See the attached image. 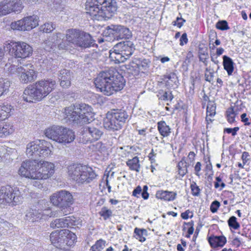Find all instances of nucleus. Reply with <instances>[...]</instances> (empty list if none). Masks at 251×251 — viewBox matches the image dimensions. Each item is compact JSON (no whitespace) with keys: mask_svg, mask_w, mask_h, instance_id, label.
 Wrapping results in <instances>:
<instances>
[{"mask_svg":"<svg viewBox=\"0 0 251 251\" xmlns=\"http://www.w3.org/2000/svg\"><path fill=\"white\" fill-rule=\"evenodd\" d=\"M150 63L148 59H135L128 65V69L131 73L136 75L139 72H143L146 70L149 67Z\"/></svg>","mask_w":251,"mask_h":251,"instance_id":"nucleus-18","label":"nucleus"},{"mask_svg":"<svg viewBox=\"0 0 251 251\" xmlns=\"http://www.w3.org/2000/svg\"><path fill=\"white\" fill-rule=\"evenodd\" d=\"M105 247V241L100 239L96 242L91 248L92 251H101Z\"/></svg>","mask_w":251,"mask_h":251,"instance_id":"nucleus-43","label":"nucleus"},{"mask_svg":"<svg viewBox=\"0 0 251 251\" xmlns=\"http://www.w3.org/2000/svg\"><path fill=\"white\" fill-rule=\"evenodd\" d=\"M220 206V202L217 201H213L210 205V210L212 213H215Z\"/></svg>","mask_w":251,"mask_h":251,"instance_id":"nucleus-54","label":"nucleus"},{"mask_svg":"<svg viewBox=\"0 0 251 251\" xmlns=\"http://www.w3.org/2000/svg\"><path fill=\"white\" fill-rule=\"evenodd\" d=\"M76 218L74 217H67L64 218L56 219L50 224V227L54 228H63L75 225Z\"/></svg>","mask_w":251,"mask_h":251,"instance_id":"nucleus-20","label":"nucleus"},{"mask_svg":"<svg viewBox=\"0 0 251 251\" xmlns=\"http://www.w3.org/2000/svg\"><path fill=\"white\" fill-rule=\"evenodd\" d=\"M17 73L19 75L20 80L23 83L32 82L36 77L34 67L31 64L18 67L17 68Z\"/></svg>","mask_w":251,"mask_h":251,"instance_id":"nucleus-15","label":"nucleus"},{"mask_svg":"<svg viewBox=\"0 0 251 251\" xmlns=\"http://www.w3.org/2000/svg\"><path fill=\"white\" fill-rule=\"evenodd\" d=\"M208 242L213 248L218 247H223L226 243V240L224 236H214L210 237L208 238Z\"/></svg>","mask_w":251,"mask_h":251,"instance_id":"nucleus-26","label":"nucleus"},{"mask_svg":"<svg viewBox=\"0 0 251 251\" xmlns=\"http://www.w3.org/2000/svg\"><path fill=\"white\" fill-rule=\"evenodd\" d=\"M55 26L51 23H46L41 26V30L43 32L50 33L55 29Z\"/></svg>","mask_w":251,"mask_h":251,"instance_id":"nucleus-49","label":"nucleus"},{"mask_svg":"<svg viewBox=\"0 0 251 251\" xmlns=\"http://www.w3.org/2000/svg\"><path fill=\"white\" fill-rule=\"evenodd\" d=\"M9 186L6 185L0 187V204H6L7 197L10 194Z\"/></svg>","mask_w":251,"mask_h":251,"instance_id":"nucleus-32","label":"nucleus"},{"mask_svg":"<svg viewBox=\"0 0 251 251\" xmlns=\"http://www.w3.org/2000/svg\"><path fill=\"white\" fill-rule=\"evenodd\" d=\"M239 128L238 127H235L233 128H226L224 129V131L229 134L231 133L232 135L234 136L237 134V131H238Z\"/></svg>","mask_w":251,"mask_h":251,"instance_id":"nucleus-55","label":"nucleus"},{"mask_svg":"<svg viewBox=\"0 0 251 251\" xmlns=\"http://www.w3.org/2000/svg\"><path fill=\"white\" fill-rule=\"evenodd\" d=\"M38 25V18L33 15L24 18L23 19L11 24V28L14 30L20 31L30 30Z\"/></svg>","mask_w":251,"mask_h":251,"instance_id":"nucleus-12","label":"nucleus"},{"mask_svg":"<svg viewBox=\"0 0 251 251\" xmlns=\"http://www.w3.org/2000/svg\"><path fill=\"white\" fill-rule=\"evenodd\" d=\"M10 84V81L8 79L0 78V97L8 92Z\"/></svg>","mask_w":251,"mask_h":251,"instance_id":"nucleus-35","label":"nucleus"},{"mask_svg":"<svg viewBox=\"0 0 251 251\" xmlns=\"http://www.w3.org/2000/svg\"><path fill=\"white\" fill-rule=\"evenodd\" d=\"M115 46L119 48V50L124 51H125L129 57L133 54L135 50V47L133 43L132 42L129 40L120 42Z\"/></svg>","mask_w":251,"mask_h":251,"instance_id":"nucleus-24","label":"nucleus"},{"mask_svg":"<svg viewBox=\"0 0 251 251\" xmlns=\"http://www.w3.org/2000/svg\"><path fill=\"white\" fill-rule=\"evenodd\" d=\"M12 12H20L23 8L22 2L20 0H13V1Z\"/></svg>","mask_w":251,"mask_h":251,"instance_id":"nucleus-46","label":"nucleus"},{"mask_svg":"<svg viewBox=\"0 0 251 251\" xmlns=\"http://www.w3.org/2000/svg\"><path fill=\"white\" fill-rule=\"evenodd\" d=\"M97 88L104 95L110 96L121 90L125 84L123 76L113 68L100 72L95 79Z\"/></svg>","mask_w":251,"mask_h":251,"instance_id":"nucleus-1","label":"nucleus"},{"mask_svg":"<svg viewBox=\"0 0 251 251\" xmlns=\"http://www.w3.org/2000/svg\"><path fill=\"white\" fill-rule=\"evenodd\" d=\"M168 80L166 81L165 86L167 87V88L173 87L174 84L176 85V82L177 81V77L175 74H171L168 76ZM160 86L164 85V83H160Z\"/></svg>","mask_w":251,"mask_h":251,"instance_id":"nucleus-38","label":"nucleus"},{"mask_svg":"<svg viewBox=\"0 0 251 251\" xmlns=\"http://www.w3.org/2000/svg\"><path fill=\"white\" fill-rule=\"evenodd\" d=\"M50 148V144L44 140L33 141L27 145L26 153L28 157L36 160L38 157L48 156L51 152Z\"/></svg>","mask_w":251,"mask_h":251,"instance_id":"nucleus-9","label":"nucleus"},{"mask_svg":"<svg viewBox=\"0 0 251 251\" xmlns=\"http://www.w3.org/2000/svg\"><path fill=\"white\" fill-rule=\"evenodd\" d=\"M191 189L192 194L193 196H199L200 192V189L197 185L196 183L194 182L191 184Z\"/></svg>","mask_w":251,"mask_h":251,"instance_id":"nucleus-53","label":"nucleus"},{"mask_svg":"<svg viewBox=\"0 0 251 251\" xmlns=\"http://www.w3.org/2000/svg\"><path fill=\"white\" fill-rule=\"evenodd\" d=\"M18 67H16L15 65H10V64H7L5 65V69H7L10 73H14L15 72L17 73V68Z\"/></svg>","mask_w":251,"mask_h":251,"instance_id":"nucleus-58","label":"nucleus"},{"mask_svg":"<svg viewBox=\"0 0 251 251\" xmlns=\"http://www.w3.org/2000/svg\"><path fill=\"white\" fill-rule=\"evenodd\" d=\"M117 6L115 0H87L86 9L93 20H106L116 13Z\"/></svg>","mask_w":251,"mask_h":251,"instance_id":"nucleus-2","label":"nucleus"},{"mask_svg":"<svg viewBox=\"0 0 251 251\" xmlns=\"http://www.w3.org/2000/svg\"><path fill=\"white\" fill-rule=\"evenodd\" d=\"M124 125L119 122L111 111L106 113V117L103 120L104 128L109 131L118 130L122 128Z\"/></svg>","mask_w":251,"mask_h":251,"instance_id":"nucleus-17","label":"nucleus"},{"mask_svg":"<svg viewBox=\"0 0 251 251\" xmlns=\"http://www.w3.org/2000/svg\"><path fill=\"white\" fill-rule=\"evenodd\" d=\"M176 196V193L174 192L159 190L156 193V197L158 199L167 201H174Z\"/></svg>","mask_w":251,"mask_h":251,"instance_id":"nucleus-25","label":"nucleus"},{"mask_svg":"<svg viewBox=\"0 0 251 251\" xmlns=\"http://www.w3.org/2000/svg\"><path fill=\"white\" fill-rule=\"evenodd\" d=\"M174 98L173 95L171 92H165L161 96V99L164 100H172Z\"/></svg>","mask_w":251,"mask_h":251,"instance_id":"nucleus-56","label":"nucleus"},{"mask_svg":"<svg viewBox=\"0 0 251 251\" xmlns=\"http://www.w3.org/2000/svg\"><path fill=\"white\" fill-rule=\"evenodd\" d=\"M50 201L60 209L63 215H67L72 211L71 205L74 202V199L70 192L62 190L54 193L50 197Z\"/></svg>","mask_w":251,"mask_h":251,"instance_id":"nucleus-8","label":"nucleus"},{"mask_svg":"<svg viewBox=\"0 0 251 251\" xmlns=\"http://www.w3.org/2000/svg\"><path fill=\"white\" fill-rule=\"evenodd\" d=\"M223 59L224 69L226 71L228 75H231L234 70V63L232 60L226 55H224Z\"/></svg>","mask_w":251,"mask_h":251,"instance_id":"nucleus-28","label":"nucleus"},{"mask_svg":"<svg viewBox=\"0 0 251 251\" xmlns=\"http://www.w3.org/2000/svg\"><path fill=\"white\" fill-rule=\"evenodd\" d=\"M65 36L67 42L81 49L96 45L95 40L89 33L79 29H69L66 31Z\"/></svg>","mask_w":251,"mask_h":251,"instance_id":"nucleus-6","label":"nucleus"},{"mask_svg":"<svg viewBox=\"0 0 251 251\" xmlns=\"http://www.w3.org/2000/svg\"><path fill=\"white\" fill-rule=\"evenodd\" d=\"M64 246L65 245L71 246L76 239V236L73 232H70L69 230L64 229Z\"/></svg>","mask_w":251,"mask_h":251,"instance_id":"nucleus-31","label":"nucleus"},{"mask_svg":"<svg viewBox=\"0 0 251 251\" xmlns=\"http://www.w3.org/2000/svg\"><path fill=\"white\" fill-rule=\"evenodd\" d=\"M109 57L117 63H123L128 59L130 57L124 51L119 50L115 45L112 50L109 52Z\"/></svg>","mask_w":251,"mask_h":251,"instance_id":"nucleus-21","label":"nucleus"},{"mask_svg":"<svg viewBox=\"0 0 251 251\" xmlns=\"http://www.w3.org/2000/svg\"><path fill=\"white\" fill-rule=\"evenodd\" d=\"M227 121L230 123H232L235 121V117L236 113L232 107H230L226 111Z\"/></svg>","mask_w":251,"mask_h":251,"instance_id":"nucleus-48","label":"nucleus"},{"mask_svg":"<svg viewBox=\"0 0 251 251\" xmlns=\"http://www.w3.org/2000/svg\"><path fill=\"white\" fill-rule=\"evenodd\" d=\"M56 81L51 78L37 81L25 89L23 98L28 102H35L42 100L54 89Z\"/></svg>","mask_w":251,"mask_h":251,"instance_id":"nucleus-3","label":"nucleus"},{"mask_svg":"<svg viewBox=\"0 0 251 251\" xmlns=\"http://www.w3.org/2000/svg\"><path fill=\"white\" fill-rule=\"evenodd\" d=\"M206 73H205V80L209 82H211L213 81L214 74L213 72H210V70L206 68L205 70Z\"/></svg>","mask_w":251,"mask_h":251,"instance_id":"nucleus-52","label":"nucleus"},{"mask_svg":"<svg viewBox=\"0 0 251 251\" xmlns=\"http://www.w3.org/2000/svg\"><path fill=\"white\" fill-rule=\"evenodd\" d=\"M12 132V129L9 125H5L3 126L0 125V137L7 136Z\"/></svg>","mask_w":251,"mask_h":251,"instance_id":"nucleus-42","label":"nucleus"},{"mask_svg":"<svg viewBox=\"0 0 251 251\" xmlns=\"http://www.w3.org/2000/svg\"><path fill=\"white\" fill-rule=\"evenodd\" d=\"M11 109V105H0V121H3L9 117Z\"/></svg>","mask_w":251,"mask_h":251,"instance_id":"nucleus-36","label":"nucleus"},{"mask_svg":"<svg viewBox=\"0 0 251 251\" xmlns=\"http://www.w3.org/2000/svg\"><path fill=\"white\" fill-rule=\"evenodd\" d=\"M72 77L73 73L70 70L67 69L61 70L58 74L60 86L64 88H68L71 86Z\"/></svg>","mask_w":251,"mask_h":251,"instance_id":"nucleus-23","label":"nucleus"},{"mask_svg":"<svg viewBox=\"0 0 251 251\" xmlns=\"http://www.w3.org/2000/svg\"><path fill=\"white\" fill-rule=\"evenodd\" d=\"M39 212L41 213V219H45L47 217H54L55 216V214H54V212L50 211V210L49 208L45 209L44 210H40Z\"/></svg>","mask_w":251,"mask_h":251,"instance_id":"nucleus-50","label":"nucleus"},{"mask_svg":"<svg viewBox=\"0 0 251 251\" xmlns=\"http://www.w3.org/2000/svg\"><path fill=\"white\" fill-rule=\"evenodd\" d=\"M249 156V154L248 152L244 151L243 152L242 155V159L243 160V163L244 165H245L247 161L249 160L248 157Z\"/></svg>","mask_w":251,"mask_h":251,"instance_id":"nucleus-62","label":"nucleus"},{"mask_svg":"<svg viewBox=\"0 0 251 251\" xmlns=\"http://www.w3.org/2000/svg\"><path fill=\"white\" fill-rule=\"evenodd\" d=\"M68 169L69 177L77 183H90L97 176L96 173L91 167L80 164L70 165Z\"/></svg>","mask_w":251,"mask_h":251,"instance_id":"nucleus-5","label":"nucleus"},{"mask_svg":"<svg viewBox=\"0 0 251 251\" xmlns=\"http://www.w3.org/2000/svg\"><path fill=\"white\" fill-rule=\"evenodd\" d=\"M141 192L142 188L140 186H138L133 190L132 192V195L138 198L139 196L138 195H139Z\"/></svg>","mask_w":251,"mask_h":251,"instance_id":"nucleus-63","label":"nucleus"},{"mask_svg":"<svg viewBox=\"0 0 251 251\" xmlns=\"http://www.w3.org/2000/svg\"><path fill=\"white\" fill-rule=\"evenodd\" d=\"M216 28L222 30L228 29L229 27L226 21H221L218 22L216 25Z\"/></svg>","mask_w":251,"mask_h":251,"instance_id":"nucleus-51","label":"nucleus"},{"mask_svg":"<svg viewBox=\"0 0 251 251\" xmlns=\"http://www.w3.org/2000/svg\"><path fill=\"white\" fill-rule=\"evenodd\" d=\"M207 116L206 119L208 120V117H213L216 113V106L214 102L209 101L206 109Z\"/></svg>","mask_w":251,"mask_h":251,"instance_id":"nucleus-39","label":"nucleus"},{"mask_svg":"<svg viewBox=\"0 0 251 251\" xmlns=\"http://www.w3.org/2000/svg\"><path fill=\"white\" fill-rule=\"evenodd\" d=\"M37 171V160H26L23 162L19 169V174L26 178L36 179V172Z\"/></svg>","mask_w":251,"mask_h":251,"instance_id":"nucleus-14","label":"nucleus"},{"mask_svg":"<svg viewBox=\"0 0 251 251\" xmlns=\"http://www.w3.org/2000/svg\"><path fill=\"white\" fill-rule=\"evenodd\" d=\"M64 37V35L62 33L60 32L56 33L51 37H50L48 40L46 41L45 44L50 46V48H52L53 46H55L56 45L59 44L60 41L63 40Z\"/></svg>","mask_w":251,"mask_h":251,"instance_id":"nucleus-27","label":"nucleus"},{"mask_svg":"<svg viewBox=\"0 0 251 251\" xmlns=\"http://www.w3.org/2000/svg\"><path fill=\"white\" fill-rule=\"evenodd\" d=\"M187 164L186 162L182 160L178 162L177 167L178 169V174L182 176H183L187 173Z\"/></svg>","mask_w":251,"mask_h":251,"instance_id":"nucleus-40","label":"nucleus"},{"mask_svg":"<svg viewBox=\"0 0 251 251\" xmlns=\"http://www.w3.org/2000/svg\"><path fill=\"white\" fill-rule=\"evenodd\" d=\"M10 53L16 58H25L31 55L32 48L24 42H10L6 44Z\"/></svg>","mask_w":251,"mask_h":251,"instance_id":"nucleus-10","label":"nucleus"},{"mask_svg":"<svg viewBox=\"0 0 251 251\" xmlns=\"http://www.w3.org/2000/svg\"><path fill=\"white\" fill-rule=\"evenodd\" d=\"M185 22V20L183 19L177 17L176 18V21L175 22V23L174 25H176L179 27H181L182 26L183 23Z\"/></svg>","mask_w":251,"mask_h":251,"instance_id":"nucleus-61","label":"nucleus"},{"mask_svg":"<svg viewBox=\"0 0 251 251\" xmlns=\"http://www.w3.org/2000/svg\"><path fill=\"white\" fill-rule=\"evenodd\" d=\"M186 224L190 226V227L188 229V235L186 236V237H189L190 235L192 234L194 232V227H193L194 223H193V222L192 221V222H189L188 223H186Z\"/></svg>","mask_w":251,"mask_h":251,"instance_id":"nucleus-59","label":"nucleus"},{"mask_svg":"<svg viewBox=\"0 0 251 251\" xmlns=\"http://www.w3.org/2000/svg\"><path fill=\"white\" fill-rule=\"evenodd\" d=\"M126 164L131 170L135 171L137 172L140 171V165L139 164V160L138 157L135 156L131 159H128L126 161Z\"/></svg>","mask_w":251,"mask_h":251,"instance_id":"nucleus-33","label":"nucleus"},{"mask_svg":"<svg viewBox=\"0 0 251 251\" xmlns=\"http://www.w3.org/2000/svg\"><path fill=\"white\" fill-rule=\"evenodd\" d=\"M227 223L230 228L234 229H237L240 227V224L237 222L236 218L233 216L229 218Z\"/></svg>","mask_w":251,"mask_h":251,"instance_id":"nucleus-47","label":"nucleus"},{"mask_svg":"<svg viewBox=\"0 0 251 251\" xmlns=\"http://www.w3.org/2000/svg\"><path fill=\"white\" fill-rule=\"evenodd\" d=\"M99 213L104 220H106L112 216V212L111 210L107 209L106 207H103Z\"/></svg>","mask_w":251,"mask_h":251,"instance_id":"nucleus-44","label":"nucleus"},{"mask_svg":"<svg viewBox=\"0 0 251 251\" xmlns=\"http://www.w3.org/2000/svg\"><path fill=\"white\" fill-rule=\"evenodd\" d=\"M64 229L60 231L56 230L52 232L50 235V240L52 244L56 247L55 248H64Z\"/></svg>","mask_w":251,"mask_h":251,"instance_id":"nucleus-22","label":"nucleus"},{"mask_svg":"<svg viewBox=\"0 0 251 251\" xmlns=\"http://www.w3.org/2000/svg\"><path fill=\"white\" fill-rule=\"evenodd\" d=\"M41 213L36 210L30 209L26 213V219L32 222L41 219Z\"/></svg>","mask_w":251,"mask_h":251,"instance_id":"nucleus-34","label":"nucleus"},{"mask_svg":"<svg viewBox=\"0 0 251 251\" xmlns=\"http://www.w3.org/2000/svg\"><path fill=\"white\" fill-rule=\"evenodd\" d=\"M157 128L160 134L163 137L168 136L171 133V128L164 121L158 122Z\"/></svg>","mask_w":251,"mask_h":251,"instance_id":"nucleus-29","label":"nucleus"},{"mask_svg":"<svg viewBox=\"0 0 251 251\" xmlns=\"http://www.w3.org/2000/svg\"><path fill=\"white\" fill-rule=\"evenodd\" d=\"M9 190L10 194L7 196L6 204L12 206L20 204L23 197L19 189L16 187L9 186Z\"/></svg>","mask_w":251,"mask_h":251,"instance_id":"nucleus-19","label":"nucleus"},{"mask_svg":"<svg viewBox=\"0 0 251 251\" xmlns=\"http://www.w3.org/2000/svg\"><path fill=\"white\" fill-rule=\"evenodd\" d=\"M44 133L48 138L64 145L72 142L75 139V132L72 130L60 126L49 127Z\"/></svg>","mask_w":251,"mask_h":251,"instance_id":"nucleus-7","label":"nucleus"},{"mask_svg":"<svg viewBox=\"0 0 251 251\" xmlns=\"http://www.w3.org/2000/svg\"><path fill=\"white\" fill-rule=\"evenodd\" d=\"M134 233L137 239H138L140 242H144L146 240V236L147 235V231L145 229H140L136 227L134 229Z\"/></svg>","mask_w":251,"mask_h":251,"instance_id":"nucleus-37","label":"nucleus"},{"mask_svg":"<svg viewBox=\"0 0 251 251\" xmlns=\"http://www.w3.org/2000/svg\"><path fill=\"white\" fill-rule=\"evenodd\" d=\"M13 0H4L2 1L6 15L12 12V8L11 9V8L13 7Z\"/></svg>","mask_w":251,"mask_h":251,"instance_id":"nucleus-45","label":"nucleus"},{"mask_svg":"<svg viewBox=\"0 0 251 251\" xmlns=\"http://www.w3.org/2000/svg\"><path fill=\"white\" fill-rule=\"evenodd\" d=\"M111 111L112 112V113L116 117L117 120H118L119 122L123 123L124 124L126 123L128 117V115L125 111L121 109H112Z\"/></svg>","mask_w":251,"mask_h":251,"instance_id":"nucleus-30","label":"nucleus"},{"mask_svg":"<svg viewBox=\"0 0 251 251\" xmlns=\"http://www.w3.org/2000/svg\"><path fill=\"white\" fill-rule=\"evenodd\" d=\"M94 146L95 149L100 152L104 151L105 149V146L101 142L96 143Z\"/></svg>","mask_w":251,"mask_h":251,"instance_id":"nucleus-57","label":"nucleus"},{"mask_svg":"<svg viewBox=\"0 0 251 251\" xmlns=\"http://www.w3.org/2000/svg\"><path fill=\"white\" fill-rule=\"evenodd\" d=\"M103 133L101 127L93 125L86 126L83 131V141L85 143L95 141L100 139Z\"/></svg>","mask_w":251,"mask_h":251,"instance_id":"nucleus-16","label":"nucleus"},{"mask_svg":"<svg viewBox=\"0 0 251 251\" xmlns=\"http://www.w3.org/2000/svg\"><path fill=\"white\" fill-rule=\"evenodd\" d=\"M199 57L200 61L202 62L207 65V59L208 58V53L207 50L200 49L199 51Z\"/></svg>","mask_w":251,"mask_h":251,"instance_id":"nucleus-41","label":"nucleus"},{"mask_svg":"<svg viewBox=\"0 0 251 251\" xmlns=\"http://www.w3.org/2000/svg\"><path fill=\"white\" fill-rule=\"evenodd\" d=\"M201 170V163L200 162H198L195 166V174L197 176H199V172Z\"/></svg>","mask_w":251,"mask_h":251,"instance_id":"nucleus-64","label":"nucleus"},{"mask_svg":"<svg viewBox=\"0 0 251 251\" xmlns=\"http://www.w3.org/2000/svg\"><path fill=\"white\" fill-rule=\"evenodd\" d=\"M180 45L183 46L185 44H187L188 42V39L187 37V34L186 33H184L182 34V36L180 38Z\"/></svg>","mask_w":251,"mask_h":251,"instance_id":"nucleus-60","label":"nucleus"},{"mask_svg":"<svg viewBox=\"0 0 251 251\" xmlns=\"http://www.w3.org/2000/svg\"><path fill=\"white\" fill-rule=\"evenodd\" d=\"M64 113L67 121L76 125L90 123L94 116L92 107L85 103L75 104L66 107Z\"/></svg>","mask_w":251,"mask_h":251,"instance_id":"nucleus-4","label":"nucleus"},{"mask_svg":"<svg viewBox=\"0 0 251 251\" xmlns=\"http://www.w3.org/2000/svg\"><path fill=\"white\" fill-rule=\"evenodd\" d=\"M55 166L52 163L40 160L37 161L36 179H46L51 177L54 173Z\"/></svg>","mask_w":251,"mask_h":251,"instance_id":"nucleus-13","label":"nucleus"},{"mask_svg":"<svg viewBox=\"0 0 251 251\" xmlns=\"http://www.w3.org/2000/svg\"><path fill=\"white\" fill-rule=\"evenodd\" d=\"M103 34L106 36L112 34L117 40L129 39L132 36L131 32L128 28L119 25H111L108 26Z\"/></svg>","mask_w":251,"mask_h":251,"instance_id":"nucleus-11","label":"nucleus"}]
</instances>
